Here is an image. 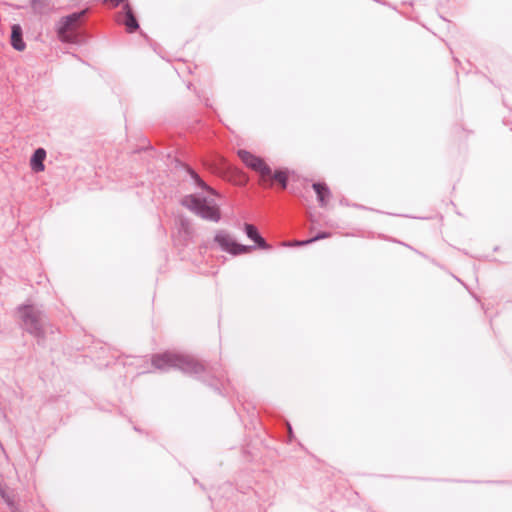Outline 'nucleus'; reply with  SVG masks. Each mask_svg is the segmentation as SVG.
<instances>
[{
  "mask_svg": "<svg viewBox=\"0 0 512 512\" xmlns=\"http://www.w3.org/2000/svg\"><path fill=\"white\" fill-rule=\"evenodd\" d=\"M151 365L161 372H168L172 369L179 370L205 383H208L209 379L221 376V366L219 364L200 361L193 356L173 351L153 354Z\"/></svg>",
  "mask_w": 512,
  "mask_h": 512,
  "instance_id": "obj_1",
  "label": "nucleus"
},
{
  "mask_svg": "<svg viewBox=\"0 0 512 512\" xmlns=\"http://www.w3.org/2000/svg\"><path fill=\"white\" fill-rule=\"evenodd\" d=\"M16 312L20 319V327L25 332L38 340L45 339L47 315L42 308L34 304H21L17 306Z\"/></svg>",
  "mask_w": 512,
  "mask_h": 512,
  "instance_id": "obj_2",
  "label": "nucleus"
},
{
  "mask_svg": "<svg viewBox=\"0 0 512 512\" xmlns=\"http://www.w3.org/2000/svg\"><path fill=\"white\" fill-rule=\"evenodd\" d=\"M252 241L255 243V248L270 250L272 246L267 243V241L261 236L259 233Z\"/></svg>",
  "mask_w": 512,
  "mask_h": 512,
  "instance_id": "obj_16",
  "label": "nucleus"
},
{
  "mask_svg": "<svg viewBox=\"0 0 512 512\" xmlns=\"http://www.w3.org/2000/svg\"><path fill=\"white\" fill-rule=\"evenodd\" d=\"M309 244H312L310 242V238L306 239V240H297L292 245L293 246H306V245H309Z\"/></svg>",
  "mask_w": 512,
  "mask_h": 512,
  "instance_id": "obj_19",
  "label": "nucleus"
},
{
  "mask_svg": "<svg viewBox=\"0 0 512 512\" xmlns=\"http://www.w3.org/2000/svg\"><path fill=\"white\" fill-rule=\"evenodd\" d=\"M0 495L2 499L5 501V503L8 505V507L11 509L12 512H16L17 506L14 501V496L6 491L1 485H0Z\"/></svg>",
  "mask_w": 512,
  "mask_h": 512,
  "instance_id": "obj_14",
  "label": "nucleus"
},
{
  "mask_svg": "<svg viewBox=\"0 0 512 512\" xmlns=\"http://www.w3.org/2000/svg\"><path fill=\"white\" fill-rule=\"evenodd\" d=\"M312 188L316 193L317 201L320 207H326L332 194L331 190L325 182H314Z\"/></svg>",
  "mask_w": 512,
  "mask_h": 512,
  "instance_id": "obj_9",
  "label": "nucleus"
},
{
  "mask_svg": "<svg viewBox=\"0 0 512 512\" xmlns=\"http://www.w3.org/2000/svg\"><path fill=\"white\" fill-rule=\"evenodd\" d=\"M181 205L205 220L218 222L221 219V211L218 205L213 200L209 201L205 197L200 198L193 194L186 195L181 200Z\"/></svg>",
  "mask_w": 512,
  "mask_h": 512,
  "instance_id": "obj_4",
  "label": "nucleus"
},
{
  "mask_svg": "<svg viewBox=\"0 0 512 512\" xmlns=\"http://www.w3.org/2000/svg\"><path fill=\"white\" fill-rule=\"evenodd\" d=\"M181 166L185 168L187 173L190 175L191 179L194 181V183L201 189L206 190L208 192L214 193V191L201 179V177L198 175V173L192 169L190 166L183 164L179 162Z\"/></svg>",
  "mask_w": 512,
  "mask_h": 512,
  "instance_id": "obj_13",
  "label": "nucleus"
},
{
  "mask_svg": "<svg viewBox=\"0 0 512 512\" xmlns=\"http://www.w3.org/2000/svg\"><path fill=\"white\" fill-rule=\"evenodd\" d=\"M124 19L122 21L128 33H134L139 29V23L129 3L123 6Z\"/></svg>",
  "mask_w": 512,
  "mask_h": 512,
  "instance_id": "obj_8",
  "label": "nucleus"
},
{
  "mask_svg": "<svg viewBox=\"0 0 512 512\" xmlns=\"http://www.w3.org/2000/svg\"><path fill=\"white\" fill-rule=\"evenodd\" d=\"M331 236V233L330 232H327V231H320L318 232L315 236L311 237L310 238V242L311 243H314L316 241H319V240H322V239H326V238H329Z\"/></svg>",
  "mask_w": 512,
  "mask_h": 512,
  "instance_id": "obj_18",
  "label": "nucleus"
},
{
  "mask_svg": "<svg viewBox=\"0 0 512 512\" xmlns=\"http://www.w3.org/2000/svg\"><path fill=\"white\" fill-rule=\"evenodd\" d=\"M88 9L73 12L62 17L56 24V32L59 40L63 43L77 44L80 42L81 35L78 29L84 23Z\"/></svg>",
  "mask_w": 512,
  "mask_h": 512,
  "instance_id": "obj_3",
  "label": "nucleus"
},
{
  "mask_svg": "<svg viewBox=\"0 0 512 512\" xmlns=\"http://www.w3.org/2000/svg\"><path fill=\"white\" fill-rule=\"evenodd\" d=\"M289 176L290 170L288 168H278L274 171L270 168V173L268 175H264L260 185L265 188H271L274 183H277L280 189L285 190L288 186Z\"/></svg>",
  "mask_w": 512,
  "mask_h": 512,
  "instance_id": "obj_7",
  "label": "nucleus"
},
{
  "mask_svg": "<svg viewBox=\"0 0 512 512\" xmlns=\"http://www.w3.org/2000/svg\"><path fill=\"white\" fill-rule=\"evenodd\" d=\"M126 0H105L106 3H110L113 7L119 6L121 3H124Z\"/></svg>",
  "mask_w": 512,
  "mask_h": 512,
  "instance_id": "obj_20",
  "label": "nucleus"
},
{
  "mask_svg": "<svg viewBox=\"0 0 512 512\" xmlns=\"http://www.w3.org/2000/svg\"><path fill=\"white\" fill-rule=\"evenodd\" d=\"M237 155L249 169L253 170L259 175L260 181L264 175H268L270 173V166L264 161L263 158L256 156L244 149H239Z\"/></svg>",
  "mask_w": 512,
  "mask_h": 512,
  "instance_id": "obj_6",
  "label": "nucleus"
},
{
  "mask_svg": "<svg viewBox=\"0 0 512 512\" xmlns=\"http://www.w3.org/2000/svg\"><path fill=\"white\" fill-rule=\"evenodd\" d=\"M252 241L255 243V248L270 250L272 246L267 243V241L261 236L259 233Z\"/></svg>",
  "mask_w": 512,
  "mask_h": 512,
  "instance_id": "obj_15",
  "label": "nucleus"
},
{
  "mask_svg": "<svg viewBox=\"0 0 512 512\" xmlns=\"http://www.w3.org/2000/svg\"><path fill=\"white\" fill-rule=\"evenodd\" d=\"M46 151L44 148H37L30 158V167L34 172H42L45 169L44 160Z\"/></svg>",
  "mask_w": 512,
  "mask_h": 512,
  "instance_id": "obj_12",
  "label": "nucleus"
},
{
  "mask_svg": "<svg viewBox=\"0 0 512 512\" xmlns=\"http://www.w3.org/2000/svg\"><path fill=\"white\" fill-rule=\"evenodd\" d=\"M244 232L247 235L249 239H254L260 232L258 231V228L250 223L244 224Z\"/></svg>",
  "mask_w": 512,
  "mask_h": 512,
  "instance_id": "obj_17",
  "label": "nucleus"
},
{
  "mask_svg": "<svg viewBox=\"0 0 512 512\" xmlns=\"http://www.w3.org/2000/svg\"><path fill=\"white\" fill-rule=\"evenodd\" d=\"M214 242L225 251L233 256L246 254L255 249V246L243 245L238 243L232 236L225 230H219L214 236Z\"/></svg>",
  "mask_w": 512,
  "mask_h": 512,
  "instance_id": "obj_5",
  "label": "nucleus"
},
{
  "mask_svg": "<svg viewBox=\"0 0 512 512\" xmlns=\"http://www.w3.org/2000/svg\"><path fill=\"white\" fill-rule=\"evenodd\" d=\"M30 6L34 14L48 15L55 10L53 0H31Z\"/></svg>",
  "mask_w": 512,
  "mask_h": 512,
  "instance_id": "obj_10",
  "label": "nucleus"
},
{
  "mask_svg": "<svg viewBox=\"0 0 512 512\" xmlns=\"http://www.w3.org/2000/svg\"><path fill=\"white\" fill-rule=\"evenodd\" d=\"M10 44L17 51H23L26 48V43L23 40L22 27L19 24L11 26Z\"/></svg>",
  "mask_w": 512,
  "mask_h": 512,
  "instance_id": "obj_11",
  "label": "nucleus"
}]
</instances>
